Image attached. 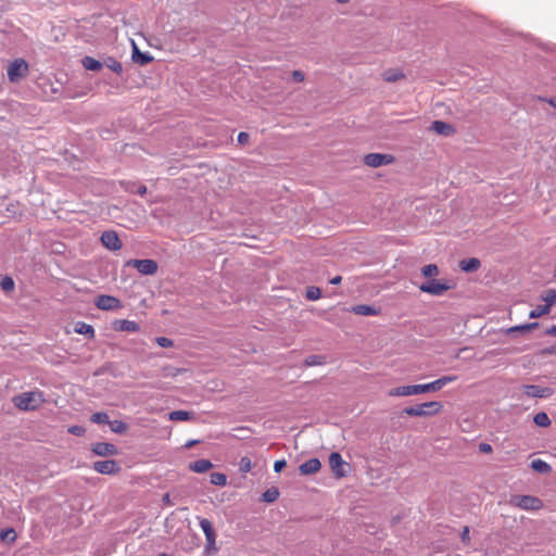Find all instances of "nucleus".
I'll list each match as a JSON object with an SVG mask.
<instances>
[{
  "label": "nucleus",
  "mask_w": 556,
  "mask_h": 556,
  "mask_svg": "<svg viewBox=\"0 0 556 556\" xmlns=\"http://www.w3.org/2000/svg\"><path fill=\"white\" fill-rule=\"evenodd\" d=\"M96 306L101 311H117L123 307L122 301L113 295L101 294L94 301Z\"/></svg>",
  "instance_id": "9"
},
{
  "label": "nucleus",
  "mask_w": 556,
  "mask_h": 556,
  "mask_svg": "<svg viewBox=\"0 0 556 556\" xmlns=\"http://www.w3.org/2000/svg\"><path fill=\"white\" fill-rule=\"evenodd\" d=\"M304 78H305V76H304L303 72H301V71H293L292 72V79L294 81L301 83V81L304 80Z\"/></svg>",
  "instance_id": "48"
},
{
  "label": "nucleus",
  "mask_w": 556,
  "mask_h": 556,
  "mask_svg": "<svg viewBox=\"0 0 556 556\" xmlns=\"http://www.w3.org/2000/svg\"><path fill=\"white\" fill-rule=\"evenodd\" d=\"M279 494L280 493L277 488H269L262 494V501L266 503H274L275 501L278 500Z\"/></svg>",
  "instance_id": "29"
},
{
  "label": "nucleus",
  "mask_w": 556,
  "mask_h": 556,
  "mask_svg": "<svg viewBox=\"0 0 556 556\" xmlns=\"http://www.w3.org/2000/svg\"><path fill=\"white\" fill-rule=\"evenodd\" d=\"M530 467L539 472V473H543V475H546V473H549L552 471V467L549 464H547L545 460H542L540 458L538 459H533L530 464Z\"/></svg>",
  "instance_id": "23"
},
{
  "label": "nucleus",
  "mask_w": 556,
  "mask_h": 556,
  "mask_svg": "<svg viewBox=\"0 0 556 556\" xmlns=\"http://www.w3.org/2000/svg\"><path fill=\"white\" fill-rule=\"evenodd\" d=\"M113 329L115 331L138 332L140 326L135 320L117 319L113 323Z\"/></svg>",
  "instance_id": "16"
},
{
  "label": "nucleus",
  "mask_w": 556,
  "mask_h": 556,
  "mask_svg": "<svg viewBox=\"0 0 556 556\" xmlns=\"http://www.w3.org/2000/svg\"><path fill=\"white\" fill-rule=\"evenodd\" d=\"M8 78L11 83H17L28 74V63L24 59H15L8 67Z\"/></svg>",
  "instance_id": "4"
},
{
  "label": "nucleus",
  "mask_w": 556,
  "mask_h": 556,
  "mask_svg": "<svg viewBox=\"0 0 556 556\" xmlns=\"http://www.w3.org/2000/svg\"><path fill=\"white\" fill-rule=\"evenodd\" d=\"M192 417L193 413L188 410H173L168 414V419L172 421H186Z\"/></svg>",
  "instance_id": "25"
},
{
  "label": "nucleus",
  "mask_w": 556,
  "mask_h": 556,
  "mask_svg": "<svg viewBox=\"0 0 556 556\" xmlns=\"http://www.w3.org/2000/svg\"><path fill=\"white\" fill-rule=\"evenodd\" d=\"M549 312L548 305L538 306L529 313L531 319L539 318Z\"/></svg>",
  "instance_id": "40"
},
{
  "label": "nucleus",
  "mask_w": 556,
  "mask_h": 556,
  "mask_svg": "<svg viewBox=\"0 0 556 556\" xmlns=\"http://www.w3.org/2000/svg\"><path fill=\"white\" fill-rule=\"evenodd\" d=\"M329 465L337 478H343L350 470V465L343 460L338 452H332L329 456Z\"/></svg>",
  "instance_id": "7"
},
{
  "label": "nucleus",
  "mask_w": 556,
  "mask_h": 556,
  "mask_svg": "<svg viewBox=\"0 0 556 556\" xmlns=\"http://www.w3.org/2000/svg\"><path fill=\"white\" fill-rule=\"evenodd\" d=\"M456 379V376H443L432 382L425 384H410L394 388L389 392V394L391 396H410L427 392H435L441 390L447 383L455 381Z\"/></svg>",
  "instance_id": "1"
},
{
  "label": "nucleus",
  "mask_w": 556,
  "mask_h": 556,
  "mask_svg": "<svg viewBox=\"0 0 556 556\" xmlns=\"http://www.w3.org/2000/svg\"><path fill=\"white\" fill-rule=\"evenodd\" d=\"M90 420L94 424L104 425L110 422L109 415L104 412H98L91 415Z\"/></svg>",
  "instance_id": "36"
},
{
  "label": "nucleus",
  "mask_w": 556,
  "mask_h": 556,
  "mask_svg": "<svg viewBox=\"0 0 556 556\" xmlns=\"http://www.w3.org/2000/svg\"><path fill=\"white\" fill-rule=\"evenodd\" d=\"M545 352L548 354H556V343L554 345H551L549 348H547L545 350Z\"/></svg>",
  "instance_id": "55"
},
{
  "label": "nucleus",
  "mask_w": 556,
  "mask_h": 556,
  "mask_svg": "<svg viewBox=\"0 0 556 556\" xmlns=\"http://www.w3.org/2000/svg\"><path fill=\"white\" fill-rule=\"evenodd\" d=\"M91 451L98 456H114L118 454L116 445L108 442H97L92 444Z\"/></svg>",
  "instance_id": "14"
},
{
  "label": "nucleus",
  "mask_w": 556,
  "mask_h": 556,
  "mask_svg": "<svg viewBox=\"0 0 556 556\" xmlns=\"http://www.w3.org/2000/svg\"><path fill=\"white\" fill-rule=\"evenodd\" d=\"M430 129L437 132L438 135H442L445 137L452 136L456 132V129L452 124L443 121L432 122Z\"/></svg>",
  "instance_id": "15"
},
{
  "label": "nucleus",
  "mask_w": 556,
  "mask_h": 556,
  "mask_svg": "<svg viewBox=\"0 0 556 556\" xmlns=\"http://www.w3.org/2000/svg\"><path fill=\"white\" fill-rule=\"evenodd\" d=\"M103 65L109 67L111 71H113L116 74H121L123 72L122 63L116 61L114 58H108Z\"/></svg>",
  "instance_id": "34"
},
{
  "label": "nucleus",
  "mask_w": 556,
  "mask_h": 556,
  "mask_svg": "<svg viewBox=\"0 0 556 556\" xmlns=\"http://www.w3.org/2000/svg\"><path fill=\"white\" fill-rule=\"evenodd\" d=\"M249 139H250V135H249L248 132H245V131H241V132H239V135H238V142H239L240 144H245V143H248V142H249Z\"/></svg>",
  "instance_id": "47"
},
{
  "label": "nucleus",
  "mask_w": 556,
  "mask_h": 556,
  "mask_svg": "<svg viewBox=\"0 0 556 556\" xmlns=\"http://www.w3.org/2000/svg\"><path fill=\"white\" fill-rule=\"evenodd\" d=\"M0 540L11 545L16 541V532L13 528H7L0 531Z\"/></svg>",
  "instance_id": "27"
},
{
  "label": "nucleus",
  "mask_w": 556,
  "mask_h": 556,
  "mask_svg": "<svg viewBox=\"0 0 556 556\" xmlns=\"http://www.w3.org/2000/svg\"><path fill=\"white\" fill-rule=\"evenodd\" d=\"M213 467V464L208 459H198L189 465V469L193 472L203 473L208 471Z\"/></svg>",
  "instance_id": "22"
},
{
  "label": "nucleus",
  "mask_w": 556,
  "mask_h": 556,
  "mask_svg": "<svg viewBox=\"0 0 556 556\" xmlns=\"http://www.w3.org/2000/svg\"><path fill=\"white\" fill-rule=\"evenodd\" d=\"M528 331V328H526V324L525 325H519V326H514V327H510L508 330H507V333H513V332H527Z\"/></svg>",
  "instance_id": "45"
},
{
  "label": "nucleus",
  "mask_w": 556,
  "mask_h": 556,
  "mask_svg": "<svg viewBox=\"0 0 556 556\" xmlns=\"http://www.w3.org/2000/svg\"><path fill=\"white\" fill-rule=\"evenodd\" d=\"M539 327V323L534 321V323H530V324H526V328H528V331L532 330V329H535Z\"/></svg>",
  "instance_id": "52"
},
{
  "label": "nucleus",
  "mask_w": 556,
  "mask_h": 556,
  "mask_svg": "<svg viewBox=\"0 0 556 556\" xmlns=\"http://www.w3.org/2000/svg\"><path fill=\"white\" fill-rule=\"evenodd\" d=\"M126 267L136 268L141 275L151 276L157 271L159 265L154 260H129L125 263Z\"/></svg>",
  "instance_id": "5"
},
{
  "label": "nucleus",
  "mask_w": 556,
  "mask_h": 556,
  "mask_svg": "<svg viewBox=\"0 0 556 556\" xmlns=\"http://www.w3.org/2000/svg\"><path fill=\"white\" fill-rule=\"evenodd\" d=\"M541 300L545 302V305H548V308L556 304V290L547 289L541 294Z\"/></svg>",
  "instance_id": "28"
},
{
  "label": "nucleus",
  "mask_w": 556,
  "mask_h": 556,
  "mask_svg": "<svg viewBox=\"0 0 556 556\" xmlns=\"http://www.w3.org/2000/svg\"><path fill=\"white\" fill-rule=\"evenodd\" d=\"M339 3H346L349 2L350 0H337Z\"/></svg>",
  "instance_id": "59"
},
{
  "label": "nucleus",
  "mask_w": 556,
  "mask_h": 556,
  "mask_svg": "<svg viewBox=\"0 0 556 556\" xmlns=\"http://www.w3.org/2000/svg\"><path fill=\"white\" fill-rule=\"evenodd\" d=\"M326 363V357L323 355H309L305 358L304 364L305 366L312 367V366H318Z\"/></svg>",
  "instance_id": "32"
},
{
  "label": "nucleus",
  "mask_w": 556,
  "mask_h": 556,
  "mask_svg": "<svg viewBox=\"0 0 556 556\" xmlns=\"http://www.w3.org/2000/svg\"><path fill=\"white\" fill-rule=\"evenodd\" d=\"M0 287L4 292H11L14 290L15 283L10 276H5L1 279Z\"/></svg>",
  "instance_id": "39"
},
{
  "label": "nucleus",
  "mask_w": 556,
  "mask_h": 556,
  "mask_svg": "<svg viewBox=\"0 0 556 556\" xmlns=\"http://www.w3.org/2000/svg\"><path fill=\"white\" fill-rule=\"evenodd\" d=\"M342 280V277L341 276H336L333 277L331 280H330V283L331 285H339Z\"/></svg>",
  "instance_id": "54"
},
{
  "label": "nucleus",
  "mask_w": 556,
  "mask_h": 556,
  "mask_svg": "<svg viewBox=\"0 0 556 556\" xmlns=\"http://www.w3.org/2000/svg\"><path fill=\"white\" fill-rule=\"evenodd\" d=\"M287 466V462L285 459H278L274 463L275 472H280Z\"/></svg>",
  "instance_id": "46"
},
{
  "label": "nucleus",
  "mask_w": 556,
  "mask_h": 556,
  "mask_svg": "<svg viewBox=\"0 0 556 556\" xmlns=\"http://www.w3.org/2000/svg\"><path fill=\"white\" fill-rule=\"evenodd\" d=\"M305 296L309 301H316L321 296V290L318 287L311 286L306 289Z\"/></svg>",
  "instance_id": "38"
},
{
  "label": "nucleus",
  "mask_w": 556,
  "mask_h": 556,
  "mask_svg": "<svg viewBox=\"0 0 556 556\" xmlns=\"http://www.w3.org/2000/svg\"><path fill=\"white\" fill-rule=\"evenodd\" d=\"M163 501H164V502H169V494H165V495L163 496Z\"/></svg>",
  "instance_id": "57"
},
{
  "label": "nucleus",
  "mask_w": 556,
  "mask_h": 556,
  "mask_svg": "<svg viewBox=\"0 0 556 556\" xmlns=\"http://www.w3.org/2000/svg\"><path fill=\"white\" fill-rule=\"evenodd\" d=\"M85 431H86L85 428L81 427V426H71L68 428V432L71 434H74V435H77V437L83 435L85 433Z\"/></svg>",
  "instance_id": "43"
},
{
  "label": "nucleus",
  "mask_w": 556,
  "mask_h": 556,
  "mask_svg": "<svg viewBox=\"0 0 556 556\" xmlns=\"http://www.w3.org/2000/svg\"><path fill=\"white\" fill-rule=\"evenodd\" d=\"M198 443V440H189L185 444V448H190Z\"/></svg>",
  "instance_id": "53"
},
{
  "label": "nucleus",
  "mask_w": 556,
  "mask_h": 556,
  "mask_svg": "<svg viewBox=\"0 0 556 556\" xmlns=\"http://www.w3.org/2000/svg\"><path fill=\"white\" fill-rule=\"evenodd\" d=\"M511 504L525 510H538L543 506L542 501L532 495H516L511 498Z\"/></svg>",
  "instance_id": "6"
},
{
  "label": "nucleus",
  "mask_w": 556,
  "mask_h": 556,
  "mask_svg": "<svg viewBox=\"0 0 556 556\" xmlns=\"http://www.w3.org/2000/svg\"><path fill=\"white\" fill-rule=\"evenodd\" d=\"M402 77H404V75L396 70H388L383 73L384 80L389 83H395Z\"/></svg>",
  "instance_id": "35"
},
{
  "label": "nucleus",
  "mask_w": 556,
  "mask_h": 556,
  "mask_svg": "<svg viewBox=\"0 0 556 556\" xmlns=\"http://www.w3.org/2000/svg\"><path fill=\"white\" fill-rule=\"evenodd\" d=\"M545 334L556 337V325H553L551 328L546 329Z\"/></svg>",
  "instance_id": "50"
},
{
  "label": "nucleus",
  "mask_w": 556,
  "mask_h": 556,
  "mask_svg": "<svg viewBox=\"0 0 556 556\" xmlns=\"http://www.w3.org/2000/svg\"><path fill=\"white\" fill-rule=\"evenodd\" d=\"M443 408L441 402L431 401L404 408L403 413L412 417L433 416Z\"/></svg>",
  "instance_id": "3"
},
{
  "label": "nucleus",
  "mask_w": 556,
  "mask_h": 556,
  "mask_svg": "<svg viewBox=\"0 0 556 556\" xmlns=\"http://www.w3.org/2000/svg\"><path fill=\"white\" fill-rule=\"evenodd\" d=\"M109 426L111 428V431L117 434H123L127 431L128 426L126 422L122 420H113L109 422Z\"/></svg>",
  "instance_id": "31"
},
{
  "label": "nucleus",
  "mask_w": 556,
  "mask_h": 556,
  "mask_svg": "<svg viewBox=\"0 0 556 556\" xmlns=\"http://www.w3.org/2000/svg\"><path fill=\"white\" fill-rule=\"evenodd\" d=\"M210 482L217 486H224L227 483V477L222 472H213L210 476Z\"/></svg>",
  "instance_id": "33"
},
{
  "label": "nucleus",
  "mask_w": 556,
  "mask_h": 556,
  "mask_svg": "<svg viewBox=\"0 0 556 556\" xmlns=\"http://www.w3.org/2000/svg\"><path fill=\"white\" fill-rule=\"evenodd\" d=\"M481 266V262L477 257L465 258L459 262V268L465 273H473Z\"/></svg>",
  "instance_id": "21"
},
{
  "label": "nucleus",
  "mask_w": 556,
  "mask_h": 556,
  "mask_svg": "<svg viewBox=\"0 0 556 556\" xmlns=\"http://www.w3.org/2000/svg\"><path fill=\"white\" fill-rule=\"evenodd\" d=\"M522 390L527 396L535 399H546L554 393L552 388L538 384H525L522 386Z\"/></svg>",
  "instance_id": "12"
},
{
  "label": "nucleus",
  "mask_w": 556,
  "mask_h": 556,
  "mask_svg": "<svg viewBox=\"0 0 556 556\" xmlns=\"http://www.w3.org/2000/svg\"><path fill=\"white\" fill-rule=\"evenodd\" d=\"M394 162V156L383 153H368L364 156V164L369 167H380Z\"/></svg>",
  "instance_id": "10"
},
{
  "label": "nucleus",
  "mask_w": 556,
  "mask_h": 556,
  "mask_svg": "<svg viewBox=\"0 0 556 556\" xmlns=\"http://www.w3.org/2000/svg\"><path fill=\"white\" fill-rule=\"evenodd\" d=\"M210 548H215V543H210L206 541L205 551H208Z\"/></svg>",
  "instance_id": "56"
},
{
  "label": "nucleus",
  "mask_w": 556,
  "mask_h": 556,
  "mask_svg": "<svg viewBox=\"0 0 556 556\" xmlns=\"http://www.w3.org/2000/svg\"><path fill=\"white\" fill-rule=\"evenodd\" d=\"M252 468V462L249 457L247 456H243L240 458L239 460V470L240 472L242 473H247L251 470Z\"/></svg>",
  "instance_id": "41"
},
{
  "label": "nucleus",
  "mask_w": 556,
  "mask_h": 556,
  "mask_svg": "<svg viewBox=\"0 0 556 556\" xmlns=\"http://www.w3.org/2000/svg\"><path fill=\"white\" fill-rule=\"evenodd\" d=\"M101 242L102 244L111 250V251H117L122 248V241L118 238V235L114 230H106L101 235Z\"/></svg>",
  "instance_id": "13"
},
{
  "label": "nucleus",
  "mask_w": 556,
  "mask_h": 556,
  "mask_svg": "<svg viewBox=\"0 0 556 556\" xmlns=\"http://www.w3.org/2000/svg\"><path fill=\"white\" fill-rule=\"evenodd\" d=\"M40 391L24 392L13 397L14 405L22 410L37 409L43 403Z\"/></svg>",
  "instance_id": "2"
},
{
  "label": "nucleus",
  "mask_w": 556,
  "mask_h": 556,
  "mask_svg": "<svg viewBox=\"0 0 556 556\" xmlns=\"http://www.w3.org/2000/svg\"><path fill=\"white\" fill-rule=\"evenodd\" d=\"M549 103H551L554 108H556V99H551V100H549Z\"/></svg>",
  "instance_id": "58"
},
{
  "label": "nucleus",
  "mask_w": 556,
  "mask_h": 556,
  "mask_svg": "<svg viewBox=\"0 0 556 556\" xmlns=\"http://www.w3.org/2000/svg\"><path fill=\"white\" fill-rule=\"evenodd\" d=\"M75 332L86 336L88 338L94 337V329L91 325L86 324L84 321H78L75 325Z\"/></svg>",
  "instance_id": "26"
},
{
  "label": "nucleus",
  "mask_w": 556,
  "mask_h": 556,
  "mask_svg": "<svg viewBox=\"0 0 556 556\" xmlns=\"http://www.w3.org/2000/svg\"><path fill=\"white\" fill-rule=\"evenodd\" d=\"M131 59L135 63L139 65H147L153 60L149 53L141 52L135 41H132V55Z\"/></svg>",
  "instance_id": "19"
},
{
  "label": "nucleus",
  "mask_w": 556,
  "mask_h": 556,
  "mask_svg": "<svg viewBox=\"0 0 556 556\" xmlns=\"http://www.w3.org/2000/svg\"><path fill=\"white\" fill-rule=\"evenodd\" d=\"M321 463L318 458H311L300 465L299 471L303 476H308L319 471Z\"/></svg>",
  "instance_id": "17"
},
{
  "label": "nucleus",
  "mask_w": 556,
  "mask_h": 556,
  "mask_svg": "<svg viewBox=\"0 0 556 556\" xmlns=\"http://www.w3.org/2000/svg\"><path fill=\"white\" fill-rule=\"evenodd\" d=\"M199 525L205 534L206 541H208L210 543H215L216 533H215L212 522L206 518H201Z\"/></svg>",
  "instance_id": "20"
},
{
  "label": "nucleus",
  "mask_w": 556,
  "mask_h": 556,
  "mask_svg": "<svg viewBox=\"0 0 556 556\" xmlns=\"http://www.w3.org/2000/svg\"><path fill=\"white\" fill-rule=\"evenodd\" d=\"M533 421L536 426L546 428L551 425V419L548 415L544 412L538 413L533 417Z\"/></svg>",
  "instance_id": "30"
},
{
  "label": "nucleus",
  "mask_w": 556,
  "mask_h": 556,
  "mask_svg": "<svg viewBox=\"0 0 556 556\" xmlns=\"http://www.w3.org/2000/svg\"><path fill=\"white\" fill-rule=\"evenodd\" d=\"M460 539L465 544H468L470 542L469 528L467 526L463 528Z\"/></svg>",
  "instance_id": "44"
},
{
  "label": "nucleus",
  "mask_w": 556,
  "mask_h": 556,
  "mask_svg": "<svg viewBox=\"0 0 556 556\" xmlns=\"http://www.w3.org/2000/svg\"><path fill=\"white\" fill-rule=\"evenodd\" d=\"M155 342L161 348H172L174 345V341L166 337H156Z\"/></svg>",
  "instance_id": "42"
},
{
  "label": "nucleus",
  "mask_w": 556,
  "mask_h": 556,
  "mask_svg": "<svg viewBox=\"0 0 556 556\" xmlns=\"http://www.w3.org/2000/svg\"><path fill=\"white\" fill-rule=\"evenodd\" d=\"M81 64L87 71L92 72L100 71L103 67V63L93 59L92 56L83 58Z\"/></svg>",
  "instance_id": "24"
},
{
  "label": "nucleus",
  "mask_w": 556,
  "mask_h": 556,
  "mask_svg": "<svg viewBox=\"0 0 556 556\" xmlns=\"http://www.w3.org/2000/svg\"><path fill=\"white\" fill-rule=\"evenodd\" d=\"M479 451L484 454H489L493 451L492 446L489 443H480Z\"/></svg>",
  "instance_id": "49"
},
{
  "label": "nucleus",
  "mask_w": 556,
  "mask_h": 556,
  "mask_svg": "<svg viewBox=\"0 0 556 556\" xmlns=\"http://www.w3.org/2000/svg\"><path fill=\"white\" fill-rule=\"evenodd\" d=\"M421 274L427 278H432L439 274V268L435 264H428L421 268Z\"/></svg>",
  "instance_id": "37"
},
{
  "label": "nucleus",
  "mask_w": 556,
  "mask_h": 556,
  "mask_svg": "<svg viewBox=\"0 0 556 556\" xmlns=\"http://www.w3.org/2000/svg\"><path fill=\"white\" fill-rule=\"evenodd\" d=\"M351 313L361 316H375L380 314V308L374 305L359 304L354 305L349 309Z\"/></svg>",
  "instance_id": "18"
},
{
  "label": "nucleus",
  "mask_w": 556,
  "mask_h": 556,
  "mask_svg": "<svg viewBox=\"0 0 556 556\" xmlns=\"http://www.w3.org/2000/svg\"><path fill=\"white\" fill-rule=\"evenodd\" d=\"M92 468L102 475H115L122 469L119 463L114 459L94 462Z\"/></svg>",
  "instance_id": "11"
},
{
  "label": "nucleus",
  "mask_w": 556,
  "mask_h": 556,
  "mask_svg": "<svg viewBox=\"0 0 556 556\" xmlns=\"http://www.w3.org/2000/svg\"><path fill=\"white\" fill-rule=\"evenodd\" d=\"M451 287L445 281L429 279L419 286V290L431 295L440 296Z\"/></svg>",
  "instance_id": "8"
},
{
  "label": "nucleus",
  "mask_w": 556,
  "mask_h": 556,
  "mask_svg": "<svg viewBox=\"0 0 556 556\" xmlns=\"http://www.w3.org/2000/svg\"><path fill=\"white\" fill-rule=\"evenodd\" d=\"M136 192L140 195H143L147 192V187L144 185H139Z\"/></svg>",
  "instance_id": "51"
}]
</instances>
